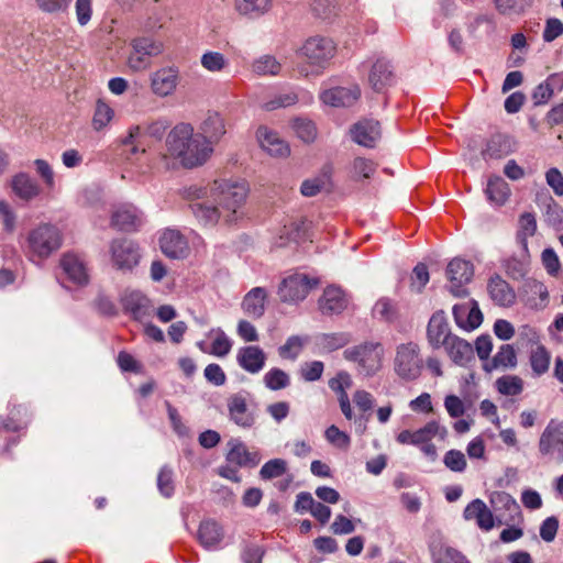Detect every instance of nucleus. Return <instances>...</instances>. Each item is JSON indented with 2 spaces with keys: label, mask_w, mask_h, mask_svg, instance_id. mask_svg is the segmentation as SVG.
I'll use <instances>...</instances> for the list:
<instances>
[{
  "label": "nucleus",
  "mask_w": 563,
  "mask_h": 563,
  "mask_svg": "<svg viewBox=\"0 0 563 563\" xmlns=\"http://www.w3.org/2000/svg\"><path fill=\"white\" fill-rule=\"evenodd\" d=\"M166 150L163 158H175L185 168L203 165L213 152L207 140L194 133V128L188 123H179L172 129L166 139Z\"/></svg>",
  "instance_id": "1"
},
{
  "label": "nucleus",
  "mask_w": 563,
  "mask_h": 563,
  "mask_svg": "<svg viewBox=\"0 0 563 563\" xmlns=\"http://www.w3.org/2000/svg\"><path fill=\"white\" fill-rule=\"evenodd\" d=\"M247 188L244 183L221 180L214 181L211 188L213 201L221 208L224 214V222L232 223L238 220L240 209L245 202Z\"/></svg>",
  "instance_id": "2"
},
{
  "label": "nucleus",
  "mask_w": 563,
  "mask_h": 563,
  "mask_svg": "<svg viewBox=\"0 0 563 563\" xmlns=\"http://www.w3.org/2000/svg\"><path fill=\"white\" fill-rule=\"evenodd\" d=\"M62 246V233L57 227L42 223L26 235L25 253L32 262L40 263Z\"/></svg>",
  "instance_id": "3"
},
{
  "label": "nucleus",
  "mask_w": 563,
  "mask_h": 563,
  "mask_svg": "<svg viewBox=\"0 0 563 563\" xmlns=\"http://www.w3.org/2000/svg\"><path fill=\"white\" fill-rule=\"evenodd\" d=\"M383 355L384 349L378 342H364L343 352L344 358L355 363L358 374L365 377L373 376L380 369Z\"/></svg>",
  "instance_id": "4"
},
{
  "label": "nucleus",
  "mask_w": 563,
  "mask_h": 563,
  "mask_svg": "<svg viewBox=\"0 0 563 563\" xmlns=\"http://www.w3.org/2000/svg\"><path fill=\"white\" fill-rule=\"evenodd\" d=\"M423 360L418 344L413 342L401 343L396 347L394 371L405 382H413L421 375Z\"/></svg>",
  "instance_id": "5"
},
{
  "label": "nucleus",
  "mask_w": 563,
  "mask_h": 563,
  "mask_svg": "<svg viewBox=\"0 0 563 563\" xmlns=\"http://www.w3.org/2000/svg\"><path fill=\"white\" fill-rule=\"evenodd\" d=\"M538 449L539 453L549 461L563 463V420L549 421L540 435Z\"/></svg>",
  "instance_id": "6"
},
{
  "label": "nucleus",
  "mask_w": 563,
  "mask_h": 563,
  "mask_svg": "<svg viewBox=\"0 0 563 563\" xmlns=\"http://www.w3.org/2000/svg\"><path fill=\"white\" fill-rule=\"evenodd\" d=\"M111 263L114 268L132 272L141 260V251L134 241L130 239H115L110 244Z\"/></svg>",
  "instance_id": "7"
},
{
  "label": "nucleus",
  "mask_w": 563,
  "mask_h": 563,
  "mask_svg": "<svg viewBox=\"0 0 563 563\" xmlns=\"http://www.w3.org/2000/svg\"><path fill=\"white\" fill-rule=\"evenodd\" d=\"M474 275L471 262L455 257L446 267V277L449 279V290L455 297H466L468 291L465 287Z\"/></svg>",
  "instance_id": "8"
},
{
  "label": "nucleus",
  "mask_w": 563,
  "mask_h": 563,
  "mask_svg": "<svg viewBox=\"0 0 563 563\" xmlns=\"http://www.w3.org/2000/svg\"><path fill=\"white\" fill-rule=\"evenodd\" d=\"M316 285L307 275L294 274L282 280L277 294L282 301L295 303L303 300Z\"/></svg>",
  "instance_id": "9"
},
{
  "label": "nucleus",
  "mask_w": 563,
  "mask_h": 563,
  "mask_svg": "<svg viewBox=\"0 0 563 563\" xmlns=\"http://www.w3.org/2000/svg\"><path fill=\"white\" fill-rule=\"evenodd\" d=\"M132 48L128 64L132 70L139 71L151 65V57L159 55L163 46L148 37H140L132 42Z\"/></svg>",
  "instance_id": "10"
},
{
  "label": "nucleus",
  "mask_w": 563,
  "mask_h": 563,
  "mask_svg": "<svg viewBox=\"0 0 563 563\" xmlns=\"http://www.w3.org/2000/svg\"><path fill=\"white\" fill-rule=\"evenodd\" d=\"M249 397L247 391H239L227 400L230 420L243 429L252 428L256 421L255 413L249 408Z\"/></svg>",
  "instance_id": "11"
},
{
  "label": "nucleus",
  "mask_w": 563,
  "mask_h": 563,
  "mask_svg": "<svg viewBox=\"0 0 563 563\" xmlns=\"http://www.w3.org/2000/svg\"><path fill=\"white\" fill-rule=\"evenodd\" d=\"M144 222V213L132 203L119 206L111 216V225L124 232L137 231Z\"/></svg>",
  "instance_id": "12"
},
{
  "label": "nucleus",
  "mask_w": 563,
  "mask_h": 563,
  "mask_svg": "<svg viewBox=\"0 0 563 563\" xmlns=\"http://www.w3.org/2000/svg\"><path fill=\"white\" fill-rule=\"evenodd\" d=\"M334 49L335 47L331 40L314 36L306 41L301 47V54L311 65L323 67V65L333 56Z\"/></svg>",
  "instance_id": "13"
},
{
  "label": "nucleus",
  "mask_w": 563,
  "mask_h": 563,
  "mask_svg": "<svg viewBox=\"0 0 563 563\" xmlns=\"http://www.w3.org/2000/svg\"><path fill=\"white\" fill-rule=\"evenodd\" d=\"M121 303L124 312L136 321L142 322L152 316L151 300L139 290L125 291L121 297Z\"/></svg>",
  "instance_id": "14"
},
{
  "label": "nucleus",
  "mask_w": 563,
  "mask_h": 563,
  "mask_svg": "<svg viewBox=\"0 0 563 563\" xmlns=\"http://www.w3.org/2000/svg\"><path fill=\"white\" fill-rule=\"evenodd\" d=\"M454 334L451 333L450 324L443 310L435 311L427 327V338L433 349H439L448 343Z\"/></svg>",
  "instance_id": "15"
},
{
  "label": "nucleus",
  "mask_w": 563,
  "mask_h": 563,
  "mask_svg": "<svg viewBox=\"0 0 563 563\" xmlns=\"http://www.w3.org/2000/svg\"><path fill=\"white\" fill-rule=\"evenodd\" d=\"M395 82L396 76L390 62L383 57L377 58L368 74V84L372 89L376 92H382Z\"/></svg>",
  "instance_id": "16"
},
{
  "label": "nucleus",
  "mask_w": 563,
  "mask_h": 563,
  "mask_svg": "<svg viewBox=\"0 0 563 563\" xmlns=\"http://www.w3.org/2000/svg\"><path fill=\"white\" fill-rule=\"evenodd\" d=\"M490 504L496 512L499 523L515 521L521 514L516 499L506 492H495L490 496Z\"/></svg>",
  "instance_id": "17"
},
{
  "label": "nucleus",
  "mask_w": 563,
  "mask_h": 563,
  "mask_svg": "<svg viewBox=\"0 0 563 563\" xmlns=\"http://www.w3.org/2000/svg\"><path fill=\"white\" fill-rule=\"evenodd\" d=\"M453 317L457 327L468 331L478 328L483 322V314L474 299L454 305Z\"/></svg>",
  "instance_id": "18"
},
{
  "label": "nucleus",
  "mask_w": 563,
  "mask_h": 563,
  "mask_svg": "<svg viewBox=\"0 0 563 563\" xmlns=\"http://www.w3.org/2000/svg\"><path fill=\"white\" fill-rule=\"evenodd\" d=\"M361 97V89L357 85L350 87H333L324 90L320 98L323 103L331 107H351Z\"/></svg>",
  "instance_id": "19"
},
{
  "label": "nucleus",
  "mask_w": 563,
  "mask_h": 563,
  "mask_svg": "<svg viewBox=\"0 0 563 563\" xmlns=\"http://www.w3.org/2000/svg\"><path fill=\"white\" fill-rule=\"evenodd\" d=\"M236 362L245 372L258 374L265 366L266 354L257 345L243 346L238 350Z\"/></svg>",
  "instance_id": "20"
},
{
  "label": "nucleus",
  "mask_w": 563,
  "mask_h": 563,
  "mask_svg": "<svg viewBox=\"0 0 563 563\" xmlns=\"http://www.w3.org/2000/svg\"><path fill=\"white\" fill-rule=\"evenodd\" d=\"M162 252L170 258H183L187 255L188 244L183 234L173 229L163 232L159 239Z\"/></svg>",
  "instance_id": "21"
},
{
  "label": "nucleus",
  "mask_w": 563,
  "mask_h": 563,
  "mask_svg": "<svg viewBox=\"0 0 563 563\" xmlns=\"http://www.w3.org/2000/svg\"><path fill=\"white\" fill-rule=\"evenodd\" d=\"M347 298L340 287L329 286L319 299V308L323 314L341 313L347 307Z\"/></svg>",
  "instance_id": "22"
},
{
  "label": "nucleus",
  "mask_w": 563,
  "mask_h": 563,
  "mask_svg": "<svg viewBox=\"0 0 563 563\" xmlns=\"http://www.w3.org/2000/svg\"><path fill=\"white\" fill-rule=\"evenodd\" d=\"M537 202L542 210L544 222L558 230H563V208L549 194L537 196Z\"/></svg>",
  "instance_id": "23"
},
{
  "label": "nucleus",
  "mask_w": 563,
  "mask_h": 563,
  "mask_svg": "<svg viewBox=\"0 0 563 563\" xmlns=\"http://www.w3.org/2000/svg\"><path fill=\"white\" fill-rule=\"evenodd\" d=\"M353 140L365 147H374L380 139V124L375 120H364L351 130Z\"/></svg>",
  "instance_id": "24"
},
{
  "label": "nucleus",
  "mask_w": 563,
  "mask_h": 563,
  "mask_svg": "<svg viewBox=\"0 0 563 563\" xmlns=\"http://www.w3.org/2000/svg\"><path fill=\"white\" fill-rule=\"evenodd\" d=\"M229 452L227 461L240 467L256 466L260 463V456L256 452H250L246 445L239 439H231L228 442Z\"/></svg>",
  "instance_id": "25"
},
{
  "label": "nucleus",
  "mask_w": 563,
  "mask_h": 563,
  "mask_svg": "<svg viewBox=\"0 0 563 563\" xmlns=\"http://www.w3.org/2000/svg\"><path fill=\"white\" fill-rule=\"evenodd\" d=\"M178 82V71L174 68H162L151 77L152 91L161 97L173 93Z\"/></svg>",
  "instance_id": "26"
},
{
  "label": "nucleus",
  "mask_w": 563,
  "mask_h": 563,
  "mask_svg": "<svg viewBox=\"0 0 563 563\" xmlns=\"http://www.w3.org/2000/svg\"><path fill=\"white\" fill-rule=\"evenodd\" d=\"M261 147L272 156L284 157L289 154L288 144L279 135L265 126L258 128L256 132Z\"/></svg>",
  "instance_id": "27"
},
{
  "label": "nucleus",
  "mask_w": 563,
  "mask_h": 563,
  "mask_svg": "<svg viewBox=\"0 0 563 563\" xmlns=\"http://www.w3.org/2000/svg\"><path fill=\"white\" fill-rule=\"evenodd\" d=\"M60 267L67 278L75 285L82 286L88 283L85 264L77 255L65 254L60 260Z\"/></svg>",
  "instance_id": "28"
},
{
  "label": "nucleus",
  "mask_w": 563,
  "mask_h": 563,
  "mask_svg": "<svg viewBox=\"0 0 563 563\" xmlns=\"http://www.w3.org/2000/svg\"><path fill=\"white\" fill-rule=\"evenodd\" d=\"M223 536V529L216 520L207 519L201 521L198 530V539L205 549H217L218 544L222 541Z\"/></svg>",
  "instance_id": "29"
},
{
  "label": "nucleus",
  "mask_w": 563,
  "mask_h": 563,
  "mask_svg": "<svg viewBox=\"0 0 563 563\" xmlns=\"http://www.w3.org/2000/svg\"><path fill=\"white\" fill-rule=\"evenodd\" d=\"M450 358L457 365H465L474 358V349L467 341L454 335L443 346Z\"/></svg>",
  "instance_id": "30"
},
{
  "label": "nucleus",
  "mask_w": 563,
  "mask_h": 563,
  "mask_svg": "<svg viewBox=\"0 0 563 563\" xmlns=\"http://www.w3.org/2000/svg\"><path fill=\"white\" fill-rule=\"evenodd\" d=\"M488 292L492 300L498 306L509 307L515 302L516 295L514 289L499 276L489 279Z\"/></svg>",
  "instance_id": "31"
},
{
  "label": "nucleus",
  "mask_w": 563,
  "mask_h": 563,
  "mask_svg": "<svg viewBox=\"0 0 563 563\" xmlns=\"http://www.w3.org/2000/svg\"><path fill=\"white\" fill-rule=\"evenodd\" d=\"M485 194L490 203L503 206L509 199L511 190L501 176L492 175L488 177Z\"/></svg>",
  "instance_id": "32"
},
{
  "label": "nucleus",
  "mask_w": 563,
  "mask_h": 563,
  "mask_svg": "<svg viewBox=\"0 0 563 563\" xmlns=\"http://www.w3.org/2000/svg\"><path fill=\"white\" fill-rule=\"evenodd\" d=\"M267 291L263 287L252 288L243 298L244 312L253 318H261L265 313Z\"/></svg>",
  "instance_id": "33"
},
{
  "label": "nucleus",
  "mask_w": 563,
  "mask_h": 563,
  "mask_svg": "<svg viewBox=\"0 0 563 563\" xmlns=\"http://www.w3.org/2000/svg\"><path fill=\"white\" fill-rule=\"evenodd\" d=\"M190 209L199 222L205 225H214L219 219L224 220L221 208L212 200V202H192Z\"/></svg>",
  "instance_id": "34"
},
{
  "label": "nucleus",
  "mask_w": 563,
  "mask_h": 563,
  "mask_svg": "<svg viewBox=\"0 0 563 563\" xmlns=\"http://www.w3.org/2000/svg\"><path fill=\"white\" fill-rule=\"evenodd\" d=\"M201 135L212 146L225 133L224 120L217 112H209L200 125Z\"/></svg>",
  "instance_id": "35"
},
{
  "label": "nucleus",
  "mask_w": 563,
  "mask_h": 563,
  "mask_svg": "<svg viewBox=\"0 0 563 563\" xmlns=\"http://www.w3.org/2000/svg\"><path fill=\"white\" fill-rule=\"evenodd\" d=\"M512 152L511 139L505 134H495L482 151L484 159H498Z\"/></svg>",
  "instance_id": "36"
},
{
  "label": "nucleus",
  "mask_w": 563,
  "mask_h": 563,
  "mask_svg": "<svg viewBox=\"0 0 563 563\" xmlns=\"http://www.w3.org/2000/svg\"><path fill=\"white\" fill-rule=\"evenodd\" d=\"M13 192L22 200L30 201L40 194L38 184L25 173L16 174L11 181Z\"/></svg>",
  "instance_id": "37"
},
{
  "label": "nucleus",
  "mask_w": 563,
  "mask_h": 563,
  "mask_svg": "<svg viewBox=\"0 0 563 563\" xmlns=\"http://www.w3.org/2000/svg\"><path fill=\"white\" fill-rule=\"evenodd\" d=\"M433 563H471L457 549L445 543H434L430 548Z\"/></svg>",
  "instance_id": "38"
},
{
  "label": "nucleus",
  "mask_w": 563,
  "mask_h": 563,
  "mask_svg": "<svg viewBox=\"0 0 563 563\" xmlns=\"http://www.w3.org/2000/svg\"><path fill=\"white\" fill-rule=\"evenodd\" d=\"M517 365V354L512 345L504 344L499 351L494 355L492 361L486 362L483 367L487 373L493 372L499 367L512 368Z\"/></svg>",
  "instance_id": "39"
},
{
  "label": "nucleus",
  "mask_w": 563,
  "mask_h": 563,
  "mask_svg": "<svg viewBox=\"0 0 563 563\" xmlns=\"http://www.w3.org/2000/svg\"><path fill=\"white\" fill-rule=\"evenodd\" d=\"M529 362L533 375L540 377L550 368L551 354L544 345L539 344L536 349L531 350Z\"/></svg>",
  "instance_id": "40"
},
{
  "label": "nucleus",
  "mask_w": 563,
  "mask_h": 563,
  "mask_svg": "<svg viewBox=\"0 0 563 563\" xmlns=\"http://www.w3.org/2000/svg\"><path fill=\"white\" fill-rule=\"evenodd\" d=\"M282 65L272 55H263L252 64V70L258 76H275L279 74Z\"/></svg>",
  "instance_id": "41"
},
{
  "label": "nucleus",
  "mask_w": 563,
  "mask_h": 563,
  "mask_svg": "<svg viewBox=\"0 0 563 563\" xmlns=\"http://www.w3.org/2000/svg\"><path fill=\"white\" fill-rule=\"evenodd\" d=\"M351 342V335L346 332L323 333L318 336V344L327 352L339 350Z\"/></svg>",
  "instance_id": "42"
},
{
  "label": "nucleus",
  "mask_w": 563,
  "mask_h": 563,
  "mask_svg": "<svg viewBox=\"0 0 563 563\" xmlns=\"http://www.w3.org/2000/svg\"><path fill=\"white\" fill-rule=\"evenodd\" d=\"M263 383L266 388L276 391L287 388L290 385V377L285 371L273 367L264 375Z\"/></svg>",
  "instance_id": "43"
},
{
  "label": "nucleus",
  "mask_w": 563,
  "mask_h": 563,
  "mask_svg": "<svg viewBox=\"0 0 563 563\" xmlns=\"http://www.w3.org/2000/svg\"><path fill=\"white\" fill-rule=\"evenodd\" d=\"M444 435L446 429L441 427L437 421H429L424 427L412 431L413 445H422L430 442L437 434Z\"/></svg>",
  "instance_id": "44"
},
{
  "label": "nucleus",
  "mask_w": 563,
  "mask_h": 563,
  "mask_svg": "<svg viewBox=\"0 0 563 563\" xmlns=\"http://www.w3.org/2000/svg\"><path fill=\"white\" fill-rule=\"evenodd\" d=\"M497 390L505 396H517L523 390V380L516 375H505L496 380Z\"/></svg>",
  "instance_id": "45"
},
{
  "label": "nucleus",
  "mask_w": 563,
  "mask_h": 563,
  "mask_svg": "<svg viewBox=\"0 0 563 563\" xmlns=\"http://www.w3.org/2000/svg\"><path fill=\"white\" fill-rule=\"evenodd\" d=\"M533 0H493L496 10L503 15H519L531 7Z\"/></svg>",
  "instance_id": "46"
},
{
  "label": "nucleus",
  "mask_w": 563,
  "mask_h": 563,
  "mask_svg": "<svg viewBox=\"0 0 563 563\" xmlns=\"http://www.w3.org/2000/svg\"><path fill=\"white\" fill-rule=\"evenodd\" d=\"M236 9L244 15L258 16L271 7L269 0H235Z\"/></svg>",
  "instance_id": "47"
},
{
  "label": "nucleus",
  "mask_w": 563,
  "mask_h": 563,
  "mask_svg": "<svg viewBox=\"0 0 563 563\" xmlns=\"http://www.w3.org/2000/svg\"><path fill=\"white\" fill-rule=\"evenodd\" d=\"M210 334H214V339L209 353L218 357H224L228 355L232 349V341L227 336L224 331L220 328L212 329Z\"/></svg>",
  "instance_id": "48"
},
{
  "label": "nucleus",
  "mask_w": 563,
  "mask_h": 563,
  "mask_svg": "<svg viewBox=\"0 0 563 563\" xmlns=\"http://www.w3.org/2000/svg\"><path fill=\"white\" fill-rule=\"evenodd\" d=\"M157 489L165 498H170L175 493L174 472L170 466L164 465L157 475Z\"/></svg>",
  "instance_id": "49"
},
{
  "label": "nucleus",
  "mask_w": 563,
  "mask_h": 563,
  "mask_svg": "<svg viewBox=\"0 0 563 563\" xmlns=\"http://www.w3.org/2000/svg\"><path fill=\"white\" fill-rule=\"evenodd\" d=\"M292 129L297 136L303 142H312L317 135V129L314 123L305 118H296L292 121Z\"/></svg>",
  "instance_id": "50"
},
{
  "label": "nucleus",
  "mask_w": 563,
  "mask_h": 563,
  "mask_svg": "<svg viewBox=\"0 0 563 563\" xmlns=\"http://www.w3.org/2000/svg\"><path fill=\"white\" fill-rule=\"evenodd\" d=\"M376 170V164L365 157H356L352 163V176L355 180L368 179Z\"/></svg>",
  "instance_id": "51"
},
{
  "label": "nucleus",
  "mask_w": 563,
  "mask_h": 563,
  "mask_svg": "<svg viewBox=\"0 0 563 563\" xmlns=\"http://www.w3.org/2000/svg\"><path fill=\"white\" fill-rule=\"evenodd\" d=\"M200 62L205 69L212 73L221 71L228 66V60L225 59L224 55L212 51L206 52L201 56Z\"/></svg>",
  "instance_id": "52"
},
{
  "label": "nucleus",
  "mask_w": 563,
  "mask_h": 563,
  "mask_svg": "<svg viewBox=\"0 0 563 563\" xmlns=\"http://www.w3.org/2000/svg\"><path fill=\"white\" fill-rule=\"evenodd\" d=\"M287 471V462L282 459H273L266 462L261 471L260 476L263 479H272L284 475Z\"/></svg>",
  "instance_id": "53"
},
{
  "label": "nucleus",
  "mask_w": 563,
  "mask_h": 563,
  "mask_svg": "<svg viewBox=\"0 0 563 563\" xmlns=\"http://www.w3.org/2000/svg\"><path fill=\"white\" fill-rule=\"evenodd\" d=\"M328 385L338 395V400L340 401V397L349 396L346 389L352 386L351 375L345 371H341L335 377L329 379Z\"/></svg>",
  "instance_id": "54"
},
{
  "label": "nucleus",
  "mask_w": 563,
  "mask_h": 563,
  "mask_svg": "<svg viewBox=\"0 0 563 563\" xmlns=\"http://www.w3.org/2000/svg\"><path fill=\"white\" fill-rule=\"evenodd\" d=\"M113 114V110L106 102L98 100L92 119L93 128L101 130L111 121Z\"/></svg>",
  "instance_id": "55"
},
{
  "label": "nucleus",
  "mask_w": 563,
  "mask_h": 563,
  "mask_svg": "<svg viewBox=\"0 0 563 563\" xmlns=\"http://www.w3.org/2000/svg\"><path fill=\"white\" fill-rule=\"evenodd\" d=\"M537 231V220L533 213L525 212L519 218L518 239L525 242L527 238L534 235Z\"/></svg>",
  "instance_id": "56"
},
{
  "label": "nucleus",
  "mask_w": 563,
  "mask_h": 563,
  "mask_svg": "<svg viewBox=\"0 0 563 563\" xmlns=\"http://www.w3.org/2000/svg\"><path fill=\"white\" fill-rule=\"evenodd\" d=\"M443 463L450 471L456 473L464 472L467 465L464 453L454 449L444 454Z\"/></svg>",
  "instance_id": "57"
},
{
  "label": "nucleus",
  "mask_w": 563,
  "mask_h": 563,
  "mask_svg": "<svg viewBox=\"0 0 563 563\" xmlns=\"http://www.w3.org/2000/svg\"><path fill=\"white\" fill-rule=\"evenodd\" d=\"M324 364L321 361L306 362L300 367V376L306 382H316L321 378Z\"/></svg>",
  "instance_id": "58"
},
{
  "label": "nucleus",
  "mask_w": 563,
  "mask_h": 563,
  "mask_svg": "<svg viewBox=\"0 0 563 563\" xmlns=\"http://www.w3.org/2000/svg\"><path fill=\"white\" fill-rule=\"evenodd\" d=\"M298 101V96L292 92H285L276 96L275 98L266 101L263 106V108L267 111H273L278 108H286L289 106L295 104Z\"/></svg>",
  "instance_id": "59"
},
{
  "label": "nucleus",
  "mask_w": 563,
  "mask_h": 563,
  "mask_svg": "<svg viewBox=\"0 0 563 563\" xmlns=\"http://www.w3.org/2000/svg\"><path fill=\"white\" fill-rule=\"evenodd\" d=\"M558 529H559L558 518L555 516L548 517L540 525V529H539L540 538L544 542L550 543V542L554 541L556 533H558Z\"/></svg>",
  "instance_id": "60"
},
{
  "label": "nucleus",
  "mask_w": 563,
  "mask_h": 563,
  "mask_svg": "<svg viewBox=\"0 0 563 563\" xmlns=\"http://www.w3.org/2000/svg\"><path fill=\"white\" fill-rule=\"evenodd\" d=\"M302 347V341L298 335L289 336L284 345L279 347V355L285 358L295 360Z\"/></svg>",
  "instance_id": "61"
},
{
  "label": "nucleus",
  "mask_w": 563,
  "mask_h": 563,
  "mask_svg": "<svg viewBox=\"0 0 563 563\" xmlns=\"http://www.w3.org/2000/svg\"><path fill=\"white\" fill-rule=\"evenodd\" d=\"M429 282V272L423 263L415 266L411 275V288L420 292Z\"/></svg>",
  "instance_id": "62"
},
{
  "label": "nucleus",
  "mask_w": 563,
  "mask_h": 563,
  "mask_svg": "<svg viewBox=\"0 0 563 563\" xmlns=\"http://www.w3.org/2000/svg\"><path fill=\"white\" fill-rule=\"evenodd\" d=\"M545 181L556 196H563V175L556 167L547 170Z\"/></svg>",
  "instance_id": "63"
},
{
  "label": "nucleus",
  "mask_w": 563,
  "mask_h": 563,
  "mask_svg": "<svg viewBox=\"0 0 563 563\" xmlns=\"http://www.w3.org/2000/svg\"><path fill=\"white\" fill-rule=\"evenodd\" d=\"M265 550L257 544H247L241 552L243 563H262Z\"/></svg>",
  "instance_id": "64"
}]
</instances>
